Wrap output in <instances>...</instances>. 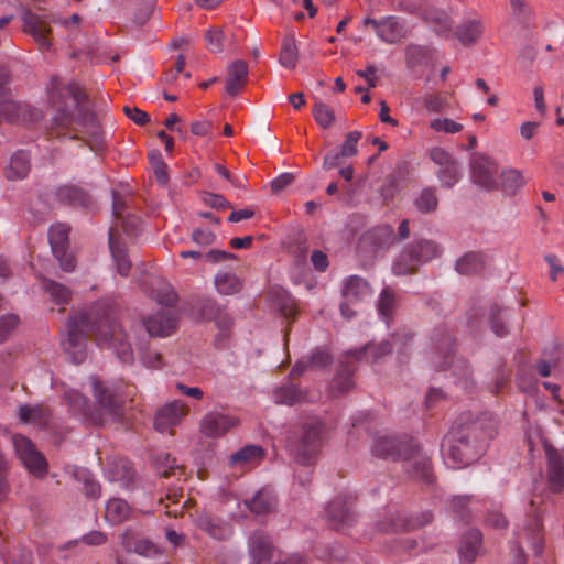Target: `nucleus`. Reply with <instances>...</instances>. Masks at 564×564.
I'll use <instances>...</instances> for the list:
<instances>
[{"mask_svg":"<svg viewBox=\"0 0 564 564\" xmlns=\"http://www.w3.org/2000/svg\"><path fill=\"white\" fill-rule=\"evenodd\" d=\"M46 96L57 128L74 132L72 139H83L96 153L105 150L102 129L95 113L90 111L86 94L77 83L52 76L46 86Z\"/></svg>","mask_w":564,"mask_h":564,"instance_id":"obj_1","label":"nucleus"},{"mask_svg":"<svg viewBox=\"0 0 564 564\" xmlns=\"http://www.w3.org/2000/svg\"><path fill=\"white\" fill-rule=\"evenodd\" d=\"M66 338H62L61 345L64 352H80L86 348L88 334L95 336L100 349H113L115 352H127L124 334L120 325L112 316L111 308L104 302H97L88 310L69 318Z\"/></svg>","mask_w":564,"mask_h":564,"instance_id":"obj_2","label":"nucleus"},{"mask_svg":"<svg viewBox=\"0 0 564 564\" xmlns=\"http://www.w3.org/2000/svg\"><path fill=\"white\" fill-rule=\"evenodd\" d=\"M490 420L462 416L460 422L453 426L446 436L449 459L462 466L476 462L485 451L486 441L492 437Z\"/></svg>","mask_w":564,"mask_h":564,"instance_id":"obj_3","label":"nucleus"},{"mask_svg":"<svg viewBox=\"0 0 564 564\" xmlns=\"http://www.w3.org/2000/svg\"><path fill=\"white\" fill-rule=\"evenodd\" d=\"M323 427L319 419L308 417L297 430L290 432L286 449L297 464L308 466L315 462L322 445Z\"/></svg>","mask_w":564,"mask_h":564,"instance_id":"obj_4","label":"nucleus"},{"mask_svg":"<svg viewBox=\"0 0 564 564\" xmlns=\"http://www.w3.org/2000/svg\"><path fill=\"white\" fill-rule=\"evenodd\" d=\"M23 32L32 36L41 52H47L52 47V28L51 22L61 23L64 25L78 24L80 18L78 14H73L68 20H55L47 14H40L30 9L23 8L22 13Z\"/></svg>","mask_w":564,"mask_h":564,"instance_id":"obj_5","label":"nucleus"},{"mask_svg":"<svg viewBox=\"0 0 564 564\" xmlns=\"http://www.w3.org/2000/svg\"><path fill=\"white\" fill-rule=\"evenodd\" d=\"M176 300L177 296L172 291L159 295L158 302L162 305L161 308L143 321L151 336L167 337L176 330L180 321V311L175 306Z\"/></svg>","mask_w":564,"mask_h":564,"instance_id":"obj_6","label":"nucleus"},{"mask_svg":"<svg viewBox=\"0 0 564 564\" xmlns=\"http://www.w3.org/2000/svg\"><path fill=\"white\" fill-rule=\"evenodd\" d=\"M441 248L432 240L422 239L406 246L392 264V272L395 275H406L441 254Z\"/></svg>","mask_w":564,"mask_h":564,"instance_id":"obj_7","label":"nucleus"},{"mask_svg":"<svg viewBox=\"0 0 564 564\" xmlns=\"http://www.w3.org/2000/svg\"><path fill=\"white\" fill-rule=\"evenodd\" d=\"M93 397L95 404L93 409L100 411L102 419L105 415L113 420H120L123 416L124 399L98 377H90Z\"/></svg>","mask_w":564,"mask_h":564,"instance_id":"obj_8","label":"nucleus"},{"mask_svg":"<svg viewBox=\"0 0 564 564\" xmlns=\"http://www.w3.org/2000/svg\"><path fill=\"white\" fill-rule=\"evenodd\" d=\"M401 462L403 463L404 471L410 478L427 485L434 481L432 464L416 441L406 447V453Z\"/></svg>","mask_w":564,"mask_h":564,"instance_id":"obj_9","label":"nucleus"},{"mask_svg":"<svg viewBox=\"0 0 564 564\" xmlns=\"http://www.w3.org/2000/svg\"><path fill=\"white\" fill-rule=\"evenodd\" d=\"M12 442L18 457L31 474L42 477L47 473L48 465L45 457L30 438L15 434Z\"/></svg>","mask_w":564,"mask_h":564,"instance_id":"obj_10","label":"nucleus"},{"mask_svg":"<svg viewBox=\"0 0 564 564\" xmlns=\"http://www.w3.org/2000/svg\"><path fill=\"white\" fill-rule=\"evenodd\" d=\"M364 24L373 28L376 35L387 44H397L408 36L404 21L395 15L381 19L366 18Z\"/></svg>","mask_w":564,"mask_h":564,"instance_id":"obj_11","label":"nucleus"},{"mask_svg":"<svg viewBox=\"0 0 564 564\" xmlns=\"http://www.w3.org/2000/svg\"><path fill=\"white\" fill-rule=\"evenodd\" d=\"M42 117L43 112L31 105L10 99L0 101V123H34Z\"/></svg>","mask_w":564,"mask_h":564,"instance_id":"obj_12","label":"nucleus"},{"mask_svg":"<svg viewBox=\"0 0 564 564\" xmlns=\"http://www.w3.org/2000/svg\"><path fill=\"white\" fill-rule=\"evenodd\" d=\"M432 519L433 514L430 511H424L411 517L397 514L380 520L377 523V529L382 533L408 532L424 527L430 523Z\"/></svg>","mask_w":564,"mask_h":564,"instance_id":"obj_13","label":"nucleus"},{"mask_svg":"<svg viewBox=\"0 0 564 564\" xmlns=\"http://www.w3.org/2000/svg\"><path fill=\"white\" fill-rule=\"evenodd\" d=\"M414 441L413 437L408 435L381 436L376 438L371 452L379 458L402 460L406 453V447L411 446Z\"/></svg>","mask_w":564,"mask_h":564,"instance_id":"obj_14","label":"nucleus"},{"mask_svg":"<svg viewBox=\"0 0 564 564\" xmlns=\"http://www.w3.org/2000/svg\"><path fill=\"white\" fill-rule=\"evenodd\" d=\"M471 180L475 184L492 189L496 187L497 164L488 156L475 153L470 161Z\"/></svg>","mask_w":564,"mask_h":564,"instance_id":"obj_15","label":"nucleus"},{"mask_svg":"<svg viewBox=\"0 0 564 564\" xmlns=\"http://www.w3.org/2000/svg\"><path fill=\"white\" fill-rule=\"evenodd\" d=\"M544 451L547 459V482L552 492H561L564 488L563 458L552 445L545 444Z\"/></svg>","mask_w":564,"mask_h":564,"instance_id":"obj_16","label":"nucleus"},{"mask_svg":"<svg viewBox=\"0 0 564 564\" xmlns=\"http://www.w3.org/2000/svg\"><path fill=\"white\" fill-rule=\"evenodd\" d=\"M186 413V405L182 401L167 403L158 410L154 419V427L158 432L164 433L178 424Z\"/></svg>","mask_w":564,"mask_h":564,"instance_id":"obj_17","label":"nucleus"},{"mask_svg":"<svg viewBox=\"0 0 564 564\" xmlns=\"http://www.w3.org/2000/svg\"><path fill=\"white\" fill-rule=\"evenodd\" d=\"M65 401L70 406L74 413L83 415L87 421L94 425H102L104 419L100 411L93 409L89 400L79 391L70 390L65 392Z\"/></svg>","mask_w":564,"mask_h":564,"instance_id":"obj_18","label":"nucleus"},{"mask_svg":"<svg viewBox=\"0 0 564 564\" xmlns=\"http://www.w3.org/2000/svg\"><path fill=\"white\" fill-rule=\"evenodd\" d=\"M112 209L116 220L118 224H120L127 236L133 237L141 231L142 219L139 216L130 214L126 210V203L117 193H113L112 196Z\"/></svg>","mask_w":564,"mask_h":564,"instance_id":"obj_19","label":"nucleus"},{"mask_svg":"<svg viewBox=\"0 0 564 564\" xmlns=\"http://www.w3.org/2000/svg\"><path fill=\"white\" fill-rule=\"evenodd\" d=\"M372 294L373 290L366 279L359 275H350L344 280L341 290L344 300L357 303L370 299Z\"/></svg>","mask_w":564,"mask_h":564,"instance_id":"obj_20","label":"nucleus"},{"mask_svg":"<svg viewBox=\"0 0 564 564\" xmlns=\"http://www.w3.org/2000/svg\"><path fill=\"white\" fill-rule=\"evenodd\" d=\"M238 420L220 413H209L202 422V432L208 437H220L236 426Z\"/></svg>","mask_w":564,"mask_h":564,"instance_id":"obj_21","label":"nucleus"},{"mask_svg":"<svg viewBox=\"0 0 564 564\" xmlns=\"http://www.w3.org/2000/svg\"><path fill=\"white\" fill-rule=\"evenodd\" d=\"M412 334L408 330H400L391 336L390 339L380 341L379 344L368 343L359 352H393L401 351L406 348L408 343L411 341Z\"/></svg>","mask_w":564,"mask_h":564,"instance_id":"obj_22","label":"nucleus"},{"mask_svg":"<svg viewBox=\"0 0 564 564\" xmlns=\"http://www.w3.org/2000/svg\"><path fill=\"white\" fill-rule=\"evenodd\" d=\"M248 64L242 59L232 62L227 68L226 93L237 96L247 83Z\"/></svg>","mask_w":564,"mask_h":564,"instance_id":"obj_23","label":"nucleus"},{"mask_svg":"<svg viewBox=\"0 0 564 564\" xmlns=\"http://www.w3.org/2000/svg\"><path fill=\"white\" fill-rule=\"evenodd\" d=\"M356 356L357 355H340L338 359L339 369L337 377L334 379V389L340 393L347 392L352 386L350 377L356 370Z\"/></svg>","mask_w":564,"mask_h":564,"instance_id":"obj_24","label":"nucleus"},{"mask_svg":"<svg viewBox=\"0 0 564 564\" xmlns=\"http://www.w3.org/2000/svg\"><path fill=\"white\" fill-rule=\"evenodd\" d=\"M55 196L59 203L73 207H89L90 195L83 188L75 185H63L56 188Z\"/></svg>","mask_w":564,"mask_h":564,"instance_id":"obj_25","label":"nucleus"},{"mask_svg":"<svg viewBox=\"0 0 564 564\" xmlns=\"http://www.w3.org/2000/svg\"><path fill=\"white\" fill-rule=\"evenodd\" d=\"M121 545L127 552H134L142 556H154L162 554L161 550L147 539H139L130 530L121 534Z\"/></svg>","mask_w":564,"mask_h":564,"instance_id":"obj_26","label":"nucleus"},{"mask_svg":"<svg viewBox=\"0 0 564 564\" xmlns=\"http://www.w3.org/2000/svg\"><path fill=\"white\" fill-rule=\"evenodd\" d=\"M109 249L113 261L117 265V271L120 275L127 276L131 269V262L127 257L126 249L118 237V229L111 227L109 229Z\"/></svg>","mask_w":564,"mask_h":564,"instance_id":"obj_27","label":"nucleus"},{"mask_svg":"<svg viewBox=\"0 0 564 564\" xmlns=\"http://www.w3.org/2000/svg\"><path fill=\"white\" fill-rule=\"evenodd\" d=\"M484 29L481 19L474 17L466 19L459 24L455 31V35L463 45L468 46L476 43L481 37Z\"/></svg>","mask_w":564,"mask_h":564,"instance_id":"obj_28","label":"nucleus"},{"mask_svg":"<svg viewBox=\"0 0 564 564\" xmlns=\"http://www.w3.org/2000/svg\"><path fill=\"white\" fill-rule=\"evenodd\" d=\"M327 517L335 527L349 523L354 517L351 502L345 497H336L328 505Z\"/></svg>","mask_w":564,"mask_h":564,"instance_id":"obj_29","label":"nucleus"},{"mask_svg":"<svg viewBox=\"0 0 564 564\" xmlns=\"http://www.w3.org/2000/svg\"><path fill=\"white\" fill-rule=\"evenodd\" d=\"M30 172V153L25 150H18L11 158L4 171L8 180H22Z\"/></svg>","mask_w":564,"mask_h":564,"instance_id":"obj_30","label":"nucleus"},{"mask_svg":"<svg viewBox=\"0 0 564 564\" xmlns=\"http://www.w3.org/2000/svg\"><path fill=\"white\" fill-rule=\"evenodd\" d=\"M486 267L485 256L480 252L470 251L457 259L455 269L458 273L473 275L482 272Z\"/></svg>","mask_w":564,"mask_h":564,"instance_id":"obj_31","label":"nucleus"},{"mask_svg":"<svg viewBox=\"0 0 564 564\" xmlns=\"http://www.w3.org/2000/svg\"><path fill=\"white\" fill-rule=\"evenodd\" d=\"M513 318V313L507 307L492 306L489 314L491 330L497 337H503L509 333L508 325Z\"/></svg>","mask_w":564,"mask_h":564,"instance_id":"obj_32","label":"nucleus"},{"mask_svg":"<svg viewBox=\"0 0 564 564\" xmlns=\"http://www.w3.org/2000/svg\"><path fill=\"white\" fill-rule=\"evenodd\" d=\"M250 554L253 564H262L272 557V543L268 536L262 533H254L251 536Z\"/></svg>","mask_w":564,"mask_h":564,"instance_id":"obj_33","label":"nucleus"},{"mask_svg":"<svg viewBox=\"0 0 564 564\" xmlns=\"http://www.w3.org/2000/svg\"><path fill=\"white\" fill-rule=\"evenodd\" d=\"M264 456V449L259 445H246L229 457L230 466H245L258 463Z\"/></svg>","mask_w":564,"mask_h":564,"instance_id":"obj_34","label":"nucleus"},{"mask_svg":"<svg viewBox=\"0 0 564 564\" xmlns=\"http://www.w3.org/2000/svg\"><path fill=\"white\" fill-rule=\"evenodd\" d=\"M332 355H310L295 362L292 367L290 377L295 379L301 377L308 368H324L330 364Z\"/></svg>","mask_w":564,"mask_h":564,"instance_id":"obj_35","label":"nucleus"},{"mask_svg":"<svg viewBox=\"0 0 564 564\" xmlns=\"http://www.w3.org/2000/svg\"><path fill=\"white\" fill-rule=\"evenodd\" d=\"M482 535L478 530H469L463 538L459 553L467 562H473L478 555Z\"/></svg>","mask_w":564,"mask_h":564,"instance_id":"obj_36","label":"nucleus"},{"mask_svg":"<svg viewBox=\"0 0 564 564\" xmlns=\"http://www.w3.org/2000/svg\"><path fill=\"white\" fill-rule=\"evenodd\" d=\"M42 288L56 305H66L72 299L69 288L51 279H43Z\"/></svg>","mask_w":564,"mask_h":564,"instance_id":"obj_37","label":"nucleus"},{"mask_svg":"<svg viewBox=\"0 0 564 564\" xmlns=\"http://www.w3.org/2000/svg\"><path fill=\"white\" fill-rule=\"evenodd\" d=\"M425 19L437 35L446 39L451 36L453 22L446 12L432 10L426 13Z\"/></svg>","mask_w":564,"mask_h":564,"instance_id":"obj_38","label":"nucleus"},{"mask_svg":"<svg viewBox=\"0 0 564 564\" xmlns=\"http://www.w3.org/2000/svg\"><path fill=\"white\" fill-rule=\"evenodd\" d=\"M404 53L406 67L413 69L427 64L433 51L426 46L412 43L405 47Z\"/></svg>","mask_w":564,"mask_h":564,"instance_id":"obj_39","label":"nucleus"},{"mask_svg":"<svg viewBox=\"0 0 564 564\" xmlns=\"http://www.w3.org/2000/svg\"><path fill=\"white\" fill-rule=\"evenodd\" d=\"M130 516L129 505L119 498L110 499L106 505V519L111 524H120Z\"/></svg>","mask_w":564,"mask_h":564,"instance_id":"obj_40","label":"nucleus"},{"mask_svg":"<svg viewBox=\"0 0 564 564\" xmlns=\"http://www.w3.org/2000/svg\"><path fill=\"white\" fill-rule=\"evenodd\" d=\"M367 239L377 249H387L395 241L394 230L389 225L378 226L368 232Z\"/></svg>","mask_w":564,"mask_h":564,"instance_id":"obj_41","label":"nucleus"},{"mask_svg":"<svg viewBox=\"0 0 564 564\" xmlns=\"http://www.w3.org/2000/svg\"><path fill=\"white\" fill-rule=\"evenodd\" d=\"M153 464L160 477L169 478L170 476H183L184 468L176 464V459L169 454H159L153 458Z\"/></svg>","mask_w":564,"mask_h":564,"instance_id":"obj_42","label":"nucleus"},{"mask_svg":"<svg viewBox=\"0 0 564 564\" xmlns=\"http://www.w3.org/2000/svg\"><path fill=\"white\" fill-rule=\"evenodd\" d=\"M69 227L65 224H56L48 231V241L53 254H61L67 249Z\"/></svg>","mask_w":564,"mask_h":564,"instance_id":"obj_43","label":"nucleus"},{"mask_svg":"<svg viewBox=\"0 0 564 564\" xmlns=\"http://www.w3.org/2000/svg\"><path fill=\"white\" fill-rule=\"evenodd\" d=\"M279 62L281 66L294 69L297 63V46L293 35L285 36L281 44Z\"/></svg>","mask_w":564,"mask_h":564,"instance_id":"obj_44","label":"nucleus"},{"mask_svg":"<svg viewBox=\"0 0 564 564\" xmlns=\"http://www.w3.org/2000/svg\"><path fill=\"white\" fill-rule=\"evenodd\" d=\"M215 286L219 293L230 295L238 293L242 288V283L234 273L219 272L215 276Z\"/></svg>","mask_w":564,"mask_h":564,"instance_id":"obj_45","label":"nucleus"},{"mask_svg":"<svg viewBox=\"0 0 564 564\" xmlns=\"http://www.w3.org/2000/svg\"><path fill=\"white\" fill-rule=\"evenodd\" d=\"M523 535L531 544L535 554H540L543 550L542 520L539 516H534L530 524L524 529Z\"/></svg>","mask_w":564,"mask_h":564,"instance_id":"obj_46","label":"nucleus"},{"mask_svg":"<svg viewBox=\"0 0 564 564\" xmlns=\"http://www.w3.org/2000/svg\"><path fill=\"white\" fill-rule=\"evenodd\" d=\"M397 307L395 293L390 288H384L380 292L379 300L377 303V310L379 315L388 322L392 317Z\"/></svg>","mask_w":564,"mask_h":564,"instance_id":"obj_47","label":"nucleus"},{"mask_svg":"<svg viewBox=\"0 0 564 564\" xmlns=\"http://www.w3.org/2000/svg\"><path fill=\"white\" fill-rule=\"evenodd\" d=\"M196 525L208 533L212 538L217 540H223L226 535V530L215 521L208 514H200L195 520Z\"/></svg>","mask_w":564,"mask_h":564,"instance_id":"obj_48","label":"nucleus"},{"mask_svg":"<svg viewBox=\"0 0 564 564\" xmlns=\"http://www.w3.org/2000/svg\"><path fill=\"white\" fill-rule=\"evenodd\" d=\"M19 417L23 423H44L47 420L46 411L40 406L21 405L19 408Z\"/></svg>","mask_w":564,"mask_h":564,"instance_id":"obj_49","label":"nucleus"},{"mask_svg":"<svg viewBox=\"0 0 564 564\" xmlns=\"http://www.w3.org/2000/svg\"><path fill=\"white\" fill-rule=\"evenodd\" d=\"M414 204L421 213H430L436 209L438 199L435 189L431 187L424 188L416 197Z\"/></svg>","mask_w":564,"mask_h":564,"instance_id":"obj_50","label":"nucleus"},{"mask_svg":"<svg viewBox=\"0 0 564 564\" xmlns=\"http://www.w3.org/2000/svg\"><path fill=\"white\" fill-rule=\"evenodd\" d=\"M437 176L443 186L453 187L459 180V167L456 161L440 167Z\"/></svg>","mask_w":564,"mask_h":564,"instance_id":"obj_51","label":"nucleus"},{"mask_svg":"<svg viewBox=\"0 0 564 564\" xmlns=\"http://www.w3.org/2000/svg\"><path fill=\"white\" fill-rule=\"evenodd\" d=\"M272 296L275 299L280 311L285 317L295 316L294 302L290 295L283 289H273L271 291Z\"/></svg>","mask_w":564,"mask_h":564,"instance_id":"obj_52","label":"nucleus"},{"mask_svg":"<svg viewBox=\"0 0 564 564\" xmlns=\"http://www.w3.org/2000/svg\"><path fill=\"white\" fill-rule=\"evenodd\" d=\"M313 117L316 122L324 129L329 128L335 120L333 109L323 102H316L314 105Z\"/></svg>","mask_w":564,"mask_h":564,"instance_id":"obj_53","label":"nucleus"},{"mask_svg":"<svg viewBox=\"0 0 564 564\" xmlns=\"http://www.w3.org/2000/svg\"><path fill=\"white\" fill-rule=\"evenodd\" d=\"M502 187L508 194H514L523 184L524 180L518 170H508L502 172Z\"/></svg>","mask_w":564,"mask_h":564,"instance_id":"obj_54","label":"nucleus"},{"mask_svg":"<svg viewBox=\"0 0 564 564\" xmlns=\"http://www.w3.org/2000/svg\"><path fill=\"white\" fill-rule=\"evenodd\" d=\"M432 341L434 344V348L440 350V352H446L449 350L454 344V337L451 335L447 327H438L434 330L432 335Z\"/></svg>","mask_w":564,"mask_h":564,"instance_id":"obj_55","label":"nucleus"},{"mask_svg":"<svg viewBox=\"0 0 564 564\" xmlns=\"http://www.w3.org/2000/svg\"><path fill=\"white\" fill-rule=\"evenodd\" d=\"M215 305L212 300H197L191 307V316L194 319H208L214 316Z\"/></svg>","mask_w":564,"mask_h":564,"instance_id":"obj_56","label":"nucleus"},{"mask_svg":"<svg viewBox=\"0 0 564 564\" xmlns=\"http://www.w3.org/2000/svg\"><path fill=\"white\" fill-rule=\"evenodd\" d=\"M275 400L278 403L293 405L302 401L301 392L294 386L282 387L275 391Z\"/></svg>","mask_w":564,"mask_h":564,"instance_id":"obj_57","label":"nucleus"},{"mask_svg":"<svg viewBox=\"0 0 564 564\" xmlns=\"http://www.w3.org/2000/svg\"><path fill=\"white\" fill-rule=\"evenodd\" d=\"M251 512L257 514H264L270 512L273 508L270 498L262 492H258L254 497L246 502Z\"/></svg>","mask_w":564,"mask_h":564,"instance_id":"obj_58","label":"nucleus"},{"mask_svg":"<svg viewBox=\"0 0 564 564\" xmlns=\"http://www.w3.org/2000/svg\"><path fill=\"white\" fill-rule=\"evenodd\" d=\"M422 104L429 112H442L447 106V101L441 94H426L422 97Z\"/></svg>","mask_w":564,"mask_h":564,"instance_id":"obj_59","label":"nucleus"},{"mask_svg":"<svg viewBox=\"0 0 564 564\" xmlns=\"http://www.w3.org/2000/svg\"><path fill=\"white\" fill-rule=\"evenodd\" d=\"M430 127L437 132L449 134H454L463 130V126L460 123L448 118H436L431 121Z\"/></svg>","mask_w":564,"mask_h":564,"instance_id":"obj_60","label":"nucleus"},{"mask_svg":"<svg viewBox=\"0 0 564 564\" xmlns=\"http://www.w3.org/2000/svg\"><path fill=\"white\" fill-rule=\"evenodd\" d=\"M360 138H361V132L350 131L347 134L346 140L340 148V154L345 155L347 158H350V156H354L355 154H357V152H358L357 144H358Z\"/></svg>","mask_w":564,"mask_h":564,"instance_id":"obj_61","label":"nucleus"},{"mask_svg":"<svg viewBox=\"0 0 564 564\" xmlns=\"http://www.w3.org/2000/svg\"><path fill=\"white\" fill-rule=\"evenodd\" d=\"M18 324L19 317L15 314H7L0 318V344L8 338Z\"/></svg>","mask_w":564,"mask_h":564,"instance_id":"obj_62","label":"nucleus"},{"mask_svg":"<svg viewBox=\"0 0 564 564\" xmlns=\"http://www.w3.org/2000/svg\"><path fill=\"white\" fill-rule=\"evenodd\" d=\"M206 41L212 53H221L224 44V32L219 29L207 31Z\"/></svg>","mask_w":564,"mask_h":564,"instance_id":"obj_63","label":"nucleus"},{"mask_svg":"<svg viewBox=\"0 0 564 564\" xmlns=\"http://www.w3.org/2000/svg\"><path fill=\"white\" fill-rule=\"evenodd\" d=\"M153 11V2L151 0L144 1L139 4L133 14V22L137 25H143L150 18Z\"/></svg>","mask_w":564,"mask_h":564,"instance_id":"obj_64","label":"nucleus"}]
</instances>
